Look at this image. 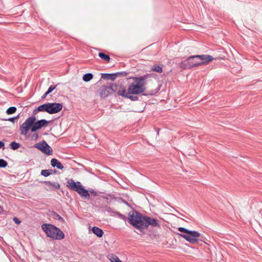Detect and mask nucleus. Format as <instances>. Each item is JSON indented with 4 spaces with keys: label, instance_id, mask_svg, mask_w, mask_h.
<instances>
[{
    "label": "nucleus",
    "instance_id": "f257e3e1",
    "mask_svg": "<svg viewBox=\"0 0 262 262\" xmlns=\"http://www.w3.org/2000/svg\"><path fill=\"white\" fill-rule=\"evenodd\" d=\"M154 77V74H146L140 77L132 76L128 79H133L134 82L129 85L127 91L124 85H120L119 89L117 90V94L133 101L139 100L137 95L139 94L145 96L155 95L160 91L161 85L159 84L155 90H150L146 93H144L146 90L145 85L148 79Z\"/></svg>",
    "mask_w": 262,
    "mask_h": 262
},
{
    "label": "nucleus",
    "instance_id": "f03ea898",
    "mask_svg": "<svg viewBox=\"0 0 262 262\" xmlns=\"http://www.w3.org/2000/svg\"><path fill=\"white\" fill-rule=\"evenodd\" d=\"M128 222L135 229L138 230V234H146L145 230L149 226L152 227H160V224L158 219L144 215L139 211L134 209L128 214ZM147 235L151 238H155L156 235L152 232L147 233Z\"/></svg>",
    "mask_w": 262,
    "mask_h": 262
},
{
    "label": "nucleus",
    "instance_id": "7ed1b4c3",
    "mask_svg": "<svg viewBox=\"0 0 262 262\" xmlns=\"http://www.w3.org/2000/svg\"><path fill=\"white\" fill-rule=\"evenodd\" d=\"M36 115L28 117L26 121L20 126V134L21 135H26L29 130L35 132L42 127L47 126L53 121H48L45 119L37 120Z\"/></svg>",
    "mask_w": 262,
    "mask_h": 262
},
{
    "label": "nucleus",
    "instance_id": "20e7f679",
    "mask_svg": "<svg viewBox=\"0 0 262 262\" xmlns=\"http://www.w3.org/2000/svg\"><path fill=\"white\" fill-rule=\"evenodd\" d=\"M67 187L69 189L76 192L83 199H90V194L94 196H97L101 193L93 189L88 190L84 188L80 182H75L73 179L69 180L67 181Z\"/></svg>",
    "mask_w": 262,
    "mask_h": 262
},
{
    "label": "nucleus",
    "instance_id": "39448f33",
    "mask_svg": "<svg viewBox=\"0 0 262 262\" xmlns=\"http://www.w3.org/2000/svg\"><path fill=\"white\" fill-rule=\"evenodd\" d=\"M41 229L47 237H50L53 240L60 241L65 238L63 232L53 224L44 223L41 225Z\"/></svg>",
    "mask_w": 262,
    "mask_h": 262
},
{
    "label": "nucleus",
    "instance_id": "423d86ee",
    "mask_svg": "<svg viewBox=\"0 0 262 262\" xmlns=\"http://www.w3.org/2000/svg\"><path fill=\"white\" fill-rule=\"evenodd\" d=\"M62 103L56 102H48L38 106L33 111V115H36L39 112H47L49 114H56L61 111Z\"/></svg>",
    "mask_w": 262,
    "mask_h": 262
},
{
    "label": "nucleus",
    "instance_id": "0eeeda50",
    "mask_svg": "<svg viewBox=\"0 0 262 262\" xmlns=\"http://www.w3.org/2000/svg\"><path fill=\"white\" fill-rule=\"evenodd\" d=\"M196 55L188 57L186 59L182 60L179 64V67L184 70L192 69V68L201 66L198 58L195 57Z\"/></svg>",
    "mask_w": 262,
    "mask_h": 262
},
{
    "label": "nucleus",
    "instance_id": "6e6552de",
    "mask_svg": "<svg viewBox=\"0 0 262 262\" xmlns=\"http://www.w3.org/2000/svg\"><path fill=\"white\" fill-rule=\"evenodd\" d=\"M118 84L116 83H110L107 85H102L98 90L101 98H105L114 93L117 90Z\"/></svg>",
    "mask_w": 262,
    "mask_h": 262
},
{
    "label": "nucleus",
    "instance_id": "1a4fd4ad",
    "mask_svg": "<svg viewBox=\"0 0 262 262\" xmlns=\"http://www.w3.org/2000/svg\"><path fill=\"white\" fill-rule=\"evenodd\" d=\"M34 147L38 149L42 153L48 156L52 155L53 154V150L52 148L44 140L39 143H36L34 145Z\"/></svg>",
    "mask_w": 262,
    "mask_h": 262
},
{
    "label": "nucleus",
    "instance_id": "9d476101",
    "mask_svg": "<svg viewBox=\"0 0 262 262\" xmlns=\"http://www.w3.org/2000/svg\"><path fill=\"white\" fill-rule=\"evenodd\" d=\"M201 236V233L197 231L190 230L187 234L182 235V237L191 244L198 243L197 237Z\"/></svg>",
    "mask_w": 262,
    "mask_h": 262
},
{
    "label": "nucleus",
    "instance_id": "9b49d317",
    "mask_svg": "<svg viewBox=\"0 0 262 262\" xmlns=\"http://www.w3.org/2000/svg\"><path fill=\"white\" fill-rule=\"evenodd\" d=\"M198 58V59L201 61H200V64L201 65H206L208 64L209 62H211L213 59H223L222 57H216L214 58L212 56L210 55H196L195 57Z\"/></svg>",
    "mask_w": 262,
    "mask_h": 262
},
{
    "label": "nucleus",
    "instance_id": "f8f14e48",
    "mask_svg": "<svg viewBox=\"0 0 262 262\" xmlns=\"http://www.w3.org/2000/svg\"><path fill=\"white\" fill-rule=\"evenodd\" d=\"M41 183L50 187L49 189H46L47 191L56 190L57 189H60V184L57 182L51 181H43Z\"/></svg>",
    "mask_w": 262,
    "mask_h": 262
},
{
    "label": "nucleus",
    "instance_id": "ddd939ff",
    "mask_svg": "<svg viewBox=\"0 0 262 262\" xmlns=\"http://www.w3.org/2000/svg\"><path fill=\"white\" fill-rule=\"evenodd\" d=\"M51 165L53 167H56L59 170H62L63 168V166L57 159L53 158L51 160Z\"/></svg>",
    "mask_w": 262,
    "mask_h": 262
},
{
    "label": "nucleus",
    "instance_id": "4468645a",
    "mask_svg": "<svg viewBox=\"0 0 262 262\" xmlns=\"http://www.w3.org/2000/svg\"><path fill=\"white\" fill-rule=\"evenodd\" d=\"M92 232L98 237H102L104 232L99 227L94 226L92 228Z\"/></svg>",
    "mask_w": 262,
    "mask_h": 262
},
{
    "label": "nucleus",
    "instance_id": "2eb2a0df",
    "mask_svg": "<svg viewBox=\"0 0 262 262\" xmlns=\"http://www.w3.org/2000/svg\"><path fill=\"white\" fill-rule=\"evenodd\" d=\"M101 78L103 79L111 80L114 81L115 78V75L114 73H101Z\"/></svg>",
    "mask_w": 262,
    "mask_h": 262
},
{
    "label": "nucleus",
    "instance_id": "dca6fc26",
    "mask_svg": "<svg viewBox=\"0 0 262 262\" xmlns=\"http://www.w3.org/2000/svg\"><path fill=\"white\" fill-rule=\"evenodd\" d=\"M50 216L53 219L60 221L62 223H64L65 220L60 215L54 211H51L50 212Z\"/></svg>",
    "mask_w": 262,
    "mask_h": 262
},
{
    "label": "nucleus",
    "instance_id": "f3484780",
    "mask_svg": "<svg viewBox=\"0 0 262 262\" xmlns=\"http://www.w3.org/2000/svg\"><path fill=\"white\" fill-rule=\"evenodd\" d=\"M98 56L102 60H104L106 62H109L111 60V58L109 55L105 54L104 52H99Z\"/></svg>",
    "mask_w": 262,
    "mask_h": 262
},
{
    "label": "nucleus",
    "instance_id": "a211bd4d",
    "mask_svg": "<svg viewBox=\"0 0 262 262\" xmlns=\"http://www.w3.org/2000/svg\"><path fill=\"white\" fill-rule=\"evenodd\" d=\"M162 68H163L162 65L160 66L159 64H154L152 67L151 70L152 71H154V72H157L159 73H161L163 72Z\"/></svg>",
    "mask_w": 262,
    "mask_h": 262
},
{
    "label": "nucleus",
    "instance_id": "6ab92c4d",
    "mask_svg": "<svg viewBox=\"0 0 262 262\" xmlns=\"http://www.w3.org/2000/svg\"><path fill=\"white\" fill-rule=\"evenodd\" d=\"M94 77V75L92 73H89L83 75L82 79L85 82H89Z\"/></svg>",
    "mask_w": 262,
    "mask_h": 262
},
{
    "label": "nucleus",
    "instance_id": "aec40b11",
    "mask_svg": "<svg viewBox=\"0 0 262 262\" xmlns=\"http://www.w3.org/2000/svg\"><path fill=\"white\" fill-rule=\"evenodd\" d=\"M108 258L112 262H121L122 261L118 258L117 256L114 254H110L108 255Z\"/></svg>",
    "mask_w": 262,
    "mask_h": 262
},
{
    "label": "nucleus",
    "instance_id": "412c9836",
    "mask_svg": "<svg viewBox=\"0 0 262 262\" xmlns=\"http://www.w3.org/2000/svg\"><path fill=\"white\" fill-rule=\"evenodd\" d=\"M178 230L181 232V233H178L177 234L181 237H182V235L184 234H187L190 230L184 227H179Z\"/></svg>",
    "mask_w": 262,
    "mask_h": 262
},
{
    "label": "nucleus",
    "instance_id": "4be33fe9",
    "mask_svg": "<svg viewBox=\"0 0 262 262\" xmlns=\"http://www.w3.org/2000/svg\"><path fill=\"white\" fill-rule=\"evenodd\" d=\"M20 144L16 141H12L10 144V147L11 149L14 150L19 148L20 147Z\"/></svg>",
    "mask_w": 262,
    "mask_h": 262
},
{
    "label": "nucleus",
    "instance_id": "5701e85b",
    "mask_svg": "<svg viewBox=\"0 0 262 262\" xmlns=\"http://www.w3.org/2000/svg\"><path fill=\"white\" fill-rule=\"evenodd\" d=\"M129 72H125V71H122V72H118L116 73H114L115 75V78L117 77H123L126 76L128 74Z\"/></svg>",
    "mask_w": 262,
    "mask_h": 262
},
{
    "label": "nucleus",
    "instance_id": "b1692460",
    "mask_svg": "<svg viewBox=\"0 0 262 262\" xmlns=\"http://www.w3.org/2000/svg\"><path fill=\"white\" fill-rule=\"evenodd\" d=\"M100 193H102L103 194V195H100V197L103 198V199H106V200H108V199H116V197L114 195H113V194H104V192H101Z\"/></svg>",
    "mask_w": 262,
    "mask_h": 262
},
{
    "label": "nucleus",
    "instance_id": "393cba45",
    "mask_svg": "<svg viewBox=\"0 0 262 262\" xmlns=\"http://www.w3.org/2000/svg\"><path fill=\"white\" fill-rule=\"evenodd\" d=\"M17 108L15 106H11L6 110V113L7 115H11L16 112Z\"/></svg>",
    "mask_w": 262,
    "mask_h": 262
},
{
    "label": "nucleus",
    "instance_id": "a878e982",
    "mask_svg": "<svg viewBox=\"0 0 262 262\" xmlns=\"http://www.w3.org/2000/svg\"><path fill=\"white\" fill-rule=\"evenodd\" d=\"M113 213H114L115 214H116L119 218L123 220L124 221H125L127 220L126 216L125 215L121 214L119 212L115 211V212H113Z\"/></svg>",
    "mask_w": 262,
    "mask_h": 262
},
{
    "label": "nucleus",
    "instance_id": "bb28decb",
    "mask_svg": "<svg viewBox=\"0 0 262 262\" xmlns=\"http://www.w3.org/2000/svg\"><path fill=\"white\" fill-rule=\"evenodd\" d=\"M19 118V114L17 115L16 116L9 118L8 119H3L4 121H8L11 122L12 123H14L16 120H17Z\"/></svg>",
    "mask_w": 262,
    "mask_h": 262
},
{
    "label": "nucleus",
    "instance_id": "cd10ccee",
    "mask_svg": "<svg viewBox=\"0 0 262 262\" xmlns=\"http://www.w3.org/2000/svg\"><path fill=\"white\" fill-rule=\"evenodd\" d=\"M8 162L6 160L0 159V168H5L8 166Z\"/></svg>",
    "mask_w": 262,
    "mask_h": 262
},
{
    "label": "nucleus",
    "instance_id": "c85d7f7f",
    "mask_svg": "<svg viewBox=\"0 0 262 262\" xmlns=\"http://www.w3.org/2000/svg\"><path fill=\"white\" fill-rule=\"evenodd\" d=\"M40 175H41L45 177H47L50 176L49 169L42 170L40 172Z\"/></svg>",
    "mask_w": 262,
    "mask_h": 262
},
{
    "label": "nucleus",
    "instance_id": "c756f323",
    "mask_svg": "<svg viewBox=\"0 0 262 262\" xmlns=\"http://www.w3.org/2000/svg\"><path fill=\"white\" fill-rule=\"evenodd\" d=\"M33 134L31 135L30 138L32 140L36 141L38 139V134L36 132H33Z\"/></svg>",
    "mask_w": 262,
    "mask_h": 262
},
{
    "label": "nucleus",
    "instance_id": "7c9ffc66",
    "mask_svg": "<svg viewBox=\"0 0 262 262\" xmlns=\"http://www.w3.org/2000/svg\"><path fill=\"white\" fill-rule=\"evenodd\" d=\"M58 84H59V83H58L56 85H50L47 92H48L49 94L51 93L53 90H54L56 89V86Z\"/></svg>",
    "mask_w": 262,
    "mask_h": 262
},
{
    "label": "nucleus",
    "instance_id": "2f4dec72",
    "mask_svg": "<svg viewBox=\"0 0 262 262\" xmlns=\"http://www.w3.org/2000/svg\"><path fill=\"white\" fill-rule=\"evenodd\" d=\"M197 239H198V243L199 241H201V242H204L205 243H206L205 240L206 239V238L205 237V236H204L202 234H201V236L200 237H197Z\"/></svg>",
    "mask_w": 262,
    "mask_h": 262
},
{
    "label": "nucleus",
    "instance_id": "473e14b6",
    "mask_svg": "<svg viewBox=\"0 0 262 262\" xmlns=\"http://www.w3.org/2000/svg\"><path fill=\"white\" fill-rule=\"evenodd\" d=\"M13 221L14 222V223H15V224H20V223H21L20 220L18 218H17V217H14L13 219Z\"/></svg>",
    "mask_w": 262,
    "mask_h": 262
},
{
    "label": "nucleus",
    "instance_id": "72a5a7b5",
    "mask_svg": "<svg viewBox=\"0 0 262 262\" xmlns=\"http://www.w3.org/2000/svg\"><path fill=\"white\" fill-rule=\"evenodd\" d=\"M49 172H50V174L51 175V174H53L54 173H56L57 172V170H56V169H49Z\"/></svg>",
    "mask_w": 262,
    "mask_h": 262
},
{
    "label": "nucleus",
    "instance_id": "f704fd0d",
    "mask_svg": "<svg viewBox=\"0 0 262 262\" xmlns=\"http://www.w3.org/2000/svg\"><path fill=\"white\" fill-rule=\"evenodd\" d=\"M0 214H6V211L3 209V208L2 206L0 205Z\"/></svg>",
    "mask_w": 262,
    "mask_h": 262
},
{
    "label": "nucleus",
    "instance_id": "c9c22d12",
    "mask_svg": "<svg viewBox=\"0 0 262 262\" xmlns=\"http://www.w3.org/2000/svg\"><path fill=\"white\" fill-rule=\"evenodd\" d=\"M5 143L3 141H0V149L2 148H4Z\"/></svg>",
    "mask_w": 262,
    "mask_h": 262
},
{
    "label": "nucleus",
    "instance_id": "e433bc0d",
    "mask_svg": "<svg viewBox=\"0 0 262 262\" xmlns=\"http://www.w3.org/2000/svg\"><path fill=\"white\" fill-rule=\"evenodd\" d=\"M106 210L107 212H115L113 210V209L110 207H107V208H106Z\"/></svg>",
    "mask_w": 262,
    "mask_h": 262
},
{
    "label": "nucleus",
    "instance_id": "4c0bfd02",
    "mask_svg": "<svg viewBox=\"0 0 262 262\" xmlns=\"http://www.w3.org/2000/svg\"><path fill=\"white\" fill-rule=\"evenodd\" d=\"M49 94V93L47 92H46L43 95V96L41 97V98L43 99H45L47 96Z\"/></svg>",
    "mask_w": 262,
    "mask_h": 262
},
{
    "label": "nucleus",
    "instance_id": "58836bf2",
    "mask_svg": "<svg viewBox=\"0 0 262 262\" xmlns=\"http://www.w3.org/2000/svg\"><path fill=\"white\" fill-rule=\"evenodd\" d=\"M123 202L125 204H126L127 206H129V207H130V204H129L127 201H125V200H123Z\"/></svg>",
    "mask_w": 262,
    "mask_h": 262
},
{
    "label": "nucleus",
    "instance_id": "ea45409f",
    "mask_svg": "<svg viewBox=\"0 0 262 262\" xmlns=\"http://www.w3.org/2000/svg\"><path fill=\"white\" fill-rule=\"evenodd\" d=\"M66 195H67L68 198H69V192H67V193H66Z\"/></svg>",
    "mask_w": 262,
    "mask_h": 262
},
{
    "label": "nucleus",
    "instance_id": "a19ab883",
    "mask_svg": "<svg viewBox=\"0 0 262 262\" xmlns=\"http://www.w3.org/2000/svg\"><path fill=\"white\" fill-rule=\"evenodd\" d=\"M121 262H122V261H121Z\"/></svg>",
    "mask_w": 262,
    "mask_h": 262
}]
</instances>
